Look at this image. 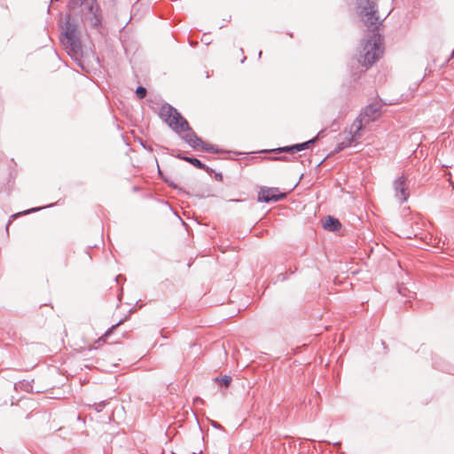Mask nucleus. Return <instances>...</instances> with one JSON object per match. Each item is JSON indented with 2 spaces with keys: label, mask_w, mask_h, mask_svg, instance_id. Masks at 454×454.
I'll use <instances>...</instances> for the list:
<instances>
[{
  "label": "nucleus",
  "mask_w": 454,
  "mask_h": 454,
  "mask_svg": "<svg viewBox=\"0 0 454 454\" xmlns=\"http://www.w3.org/2000/svg\"><path fill=\"white\" fill-rule=\"evenodd\" d=\"M356 9L364 25L372 29L371 35L363 41V53L359 62L366 68L372 67L383 55L382 37L378 29L381 25L377 0H356Z\"/></svg>",
  "instance_id": "nucleus-1"
},
{
  "label": "nucleus",
  "mask_w": 454,
  "mask_h": 454,
  "mask_svg": "<svg viewBox=\"0 0 454 454\" xmlns=\"http://www.w3.org/2000/svg\"><path fill=\"white\" fill-rule=\"evenodd\" d=\"M160 119L166 122L168 127L176 133L186 131L187 133L183 137V139L193 149L200 148L202 139L192 129L188 121L182 116V114L171 105L163 104L159 112Z\"/></svg>",
  "instance_id": "nucleus-2"
},
{
  "label": "nucleus",
  "mask_w": 454,
  "mask_h": 454,
  "mask_svg": "<svg viewBox=\"0 0 454 454\" xmlns=\"http://www.w3.org/2000/svg\"><path fill=\"white\" fill-rule=\"evenodd\" d=\"M80 34L77 23L68 16L63 27L62 35L64 38L61 41L68 54L75 60H79L82 55Z\"/></svg>",
  "instance_id": "nucleus-3"
},
{
  "label": "nucleus",
  "mask_w": 454,
  "mask_h": 454,
  "mask_svg": "<svg viewBox=\"0 0 454 454\" xmlns=\"http://www.w3.org/2000/svg\"><path fill=\"white\" fill-rule=\"evenodd\" d=\"M85 4L86 12H84L85 19L90 22V25L99 29L101 26L102 16L100 13L99 5L96 0H69L68 7L75 9Z\"/></svg>",
  "instance_id": "nucleus-4"
},
{
  "label": "nucleus",
  "mask_w": 454,
  "mask_h": 454,
  "mask_svg": "<svg viewBox=\"0 0 454 454\" xmlns=\"http://www.w3.org/2000/svg\"><path fill=\"white\" fill-rule=\"evenodd\" d=\"M393 188L395 191V198L401 202H405L409 196L410 192L408 186L406 185V177L402 175L398 176L393 183Z\"/></svg>",
  "instance_id": "nucleus-5"
},
{
  "label": "nucleus",
  "mask_w": 454,
  "mask_h": 454,
  "mask_svg": "<svg viewBox=\"0 0 454 454\" xmlns=\"http://www.w3.org/2000/svg\"><path fill=\"white\" fill-rule=\"evenodd\" d=\"M285 192H279L278 188L263 187L258 193V200L269 203L270 201H279L286 197Z\"/></svg>",
  "instance_id": "nucleus-6"
},
{
  "label": "nucleus",
  "mask_w": 454,
  "mask_h": 454,
  "mask_svg": "<svg viewBox=\"0 0 454 454\" xmlns=\"http://www.w3.org/2000/svg\"><path fill=\"white\" fill-rule=\"evenodd\" d=\"M380 106L378 104L368 105L361 114L365 124L376 120L380 115Z\"/></svg>",
  "instance_id": "nucleus-7"
},
{
  "label": "nucleus",
  "mask_w": 454,
  "mask_h": 454,
  "mask_svg": "<svg viewBox=\"0 0 454 454\" xmlns=\"http://www.w3.org/2000/svg\"><path fill=\"white\" fill-rule=\"evenodd\" d=\"M365 121L362 118V114H359L355 121L352 122L349 128L348 135L352 136L353 139H360V131L363 129Z\"/></svg>",
  "instance_id": "nucleus-8"
},
{
  "label": "nucleus",
  "mask_w": 454,
  "mask_h": 454,
  "mask_svg": "<svg viewBox=\"0 0 454 454\" xmlns=\"http://www.w3.org/2000/svg\"><path fill=\"white\" fill-rule=\"evenodd\" d=\"M176 157L181 159V160H184L186 162L191 163L192 166L196 167L199 169L206 170L207 173H211L213 171V169L211 168H209L208 166L204 164L202 161H200L197 158L183 156L181 154H178Z\"/></svg>",
  "instance_id": "nucleus-9"
},
{
  "label": "nucleus",
  "mask_w": 454,
  "mask_h": 454,
  "mask_svg": "<svg viewBox=\"0 0 454 454\" xmlns=\"http://www.w3.org/2000/svg\"><path fill=\"white\" fill-rule=\"evenodd\" d=\"M323 227L325 230H328L331 231H336L340 229L341 223L337 218H334V217L329 215L325 219Z\"/></svg>",
  "instance_id": "nucleus-10"
},
{
  "label": "nucleus",
  "mask_w": 454,
  "mask_h": 454,
  "mask_svg": "<svg viewBox=\"0 0 454 454\" xmlns=\"http://www.w3.org/2000/svg\"><path fill=\"white\" fill-rule=\"evenodd\" d=\"M303 150H304V146H303L302 143L293 145H288V146H284V147H279V148L276 149V151H278V153H298V152H301Z\"/></svg>",
  "instance_id": "nucleus-11"
},
{
  "label": "nucleus",
  "mask_w": 454,
  "mask_h": 454,
  "mask_svg": "<svg viewBox=\"0 0 454 454\" xmlns=\"http://www.w3.org/2000/svg\"><path fill=\"white\" fill-rule=\"evenodd\" d=\"M232 379L230 375H224L223 377H215L214 381L216 382L221 387H228L231 382Z\"/></svg>",
  "instance_id": "nucleus-12"
},
{
  "label": "nucleus",
  "mask_w": 454,
  "mask_h": 454,
  "mask_svg": "<svg viewBox=\"0 0 454 454\" xmlns=\"http://www.w3.org/2000/svg\"><path fill=\"white\" fill-rule=\"evenodd\" d=\"M200 149L207 152V153H220L222 151H220L218 148H216L215 145H210L208 143H206L202 140V144L200 145Z\"/></svg>",
  "instance_id": "nucleus-13"
},
{
  "label": "nucleus",
  "mask_w": 454,
  "mask_h": 454,
  "mask_svg": "<svg viewBox=\"0 0 454 454\" xmlns=\"http://www.w3.org/2000/svg\"><path fill=\"white\" fill-rule=\"evenodd\" d=\"M136 95L139 99L145 98L146 89L143 86H138L136 90Z\"/></svg>",
  "instance_id": "nucleus-14"
},
{
  "label": "nucleus",
  "mask_w": 454,
  "mask_h": 454,
  "mask_svg": "<svg viewBox=\"0 0 454 454\" xmlns=\"http://www.w3.org/2000/svg\"><path fill=\"white\" fill-rule=\"evenodd\" d=\"M121 323V321L118 322L117 324H115V325H112V327H110V328H109V329L105 333V334H104L101 338H99V340H99V341H100V340H104V341H105V338H106L107 336H109V335L113 333V331H114V329H115V328H116V327H117Z\"/></svg>",
  "instance_id": "nucleus-15"
},
{
  "label": "nucleus",
  "mask_w": 454,
  "mask_h": 454,
  "mask_svg": "<svg viewBox=\"0 0 454 454\" xmlns=\"http://www.w3.org/2000/svg\"><path fill=\"white\" fill-rule=\"evenodd\" d=\"M106 403H107V401H106V400L101 401L99 403H95L93 404V407L97 412H99L103 410V408L106 405Z\"/></svg>",
  "instance_id": "nucleus-16"
},
{
  "label": "nucleus",
  "mask_w": 454,
  "mask_h": 454,
  "mask_svg": "<svg viewBox=\"0 0 454 454\" xmlns=\"http://www.w3.org/2000/svg\"><path fill=\"white\" fill-rule=\"evenodd\" d=\"M348 147V143H338L335 149L333 150V153H338L344 150L345 148Z\"/></svg>",
  "instance_id": "nucleus-17"
},
{
  "label": "nucleus",
  "mask_w": 454,
  "mask_h": 454,
  "mask_svg": "<svg viewBox=\"0 0 454 454\" xmlns=\"http://www.w3.org/2000/svg\"><path fill=\"white\" fill-rule=\"evenodd\" d=\"M317 140V136L306 141V142H303L302 145L304 146V150L309 149L312 145H314L316 143Z\"/></svg>",
  "instance_id": "nucleus-18"
},
{
  "label": "nucleus",
  "mask_w": 454,
  "mask_h": 454,
  "mask_svg": "<svg viewBox=\"0 0 454 454\" xmlns=\"http://www.w3.org/2000/svg\"><path fill=\"white\" fill-rule=\"evenodd\" d=\"M357 139H353L352 136H348L344 138V140L341 143H348V147L353 145L355 143H356Z\"/></svg>",
  "instance_id": "nucleus-19"
},
{
  "label": "nucleus",
  "mask_w": 454,
  "mask_h": 454,
  "mask_svg": "<svg viewBox=\"0 0 454 454\" xmlns=\"http://www.w3.org/2000/svg\"><path fill=\"white\" fill-rule=\"evenodd\" d=\"M51 206H53V204H50L49 205V207H51ZM45 207H48V206L42 207H36V208H31V209L27 210V211H25L24 214H28L30 212H35V211H38V210H40L42 208H45Z\"/></svg>",
  "instance_id": "nucleus-20"
},
{
  "label": "nucleus",
  "mask_w": 454,
  "mask_h": 454,
  "mask_svg": "<svg viewBox=\"0 0 454 454\" xmlns=\"http://www.w3.org/2000/svg\"><path fill=\"white\" fill-rule=\"evenodd\" d=\"M215 178L217 180V181H222L223 180V175L222 173H216L215 175Z\"/></svg>",
  "instance_id": "nucleus-21"
},
{
  "label": "nucleus",
  "mask_w": 454,
  "mask_h": 454,
  "mask_svg": "<svg viewBox=\"0 0 454 454\" xmlns=\"http://www.w3.org/2000/svg\"><path fill=\"white\" fill-rule=\"evenodd\" d=\"M211 425L215 428H223L222 426L215 421H212Z\"/></svg>",
  "instance_id": "nucleus-22"
},
{
  "label": "nucleus",
  "mask_w": 454,
  "mask_h": 454,
  "mask_svg": "<svg viewBox=\"0 0 454 454\" xmlns=\"http://www.w3.org/2000/svg\"><path fill=\"white\" fill-rule=\"evenodd\" d=\"M194 403H203V400L200 397L194 398Z\"/></svg>",
  "instance_id": "nucleus-23"
},
{
  "label": "nucleus",
  "mask_w": 454,
  "mask_h": 454,
  "mask_svg": "<svg viewBox=\"0 0 454 454\" xmlns=\"http://www.w3.org/2000/svg\"><path fill=\"white\" fill-rule=\"evenodd\" d=\"M166 182L168 184V185H169V186H172V187H174V188H176V187L173 183H168L167 180H166Z\"/></svg>",
  "instance_id": "nucleus-24"
},
{
  "label": "nucleus",
  "mask_w": 454,
  "mask_h": 454,
  "mask_svg": "<svg viewBox=\"0 0 454 454\" xmlns=\"http://www.w3.org/2000/svg\"><path fill=\"white\" fill-rule=\"evenodd\" d=\"M278 160H287V157H279V158H277Z\"/></svg>",
  "instance_id": "nucleus-25"
},
{
  "label": "nucleus",
  "mask_w": 454,
  "mask_h": 454,
  "mask_svg": "<svg viewBox=\"0 0 454 454\" xmlns=\"http://www.w3.org/2000/svg\"><path fill=\"white\" fill-rule=\"evenodd\" d=\"M140 144H141V145H142L144 148H147V147L145 146V145L143 142H141Z\"/></svg>",
  "instance_id": "nucleus-26"
}]
</instances>
